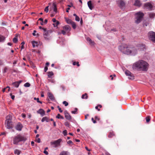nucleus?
Listing matches in <instances>:
<instances>
[{
    "label": "nucleus",
    "mask_w": 155,
    "mask_h": 155,
    "mask_svg": "<svg viewBox=\"0 0 155 155\" xmlns=\"http://www.w3.org/2000/svg\"><path fill=\"white\" fill-rule=\"evenodd\" d=\"M148 64L143 60H140L135 63L133 65V68H137L142 70H146L147 69Z\"/></svg>",
    "instance_id": "f257e3e1"
},
{
    "label": "nucleus",
    "mask_w": 155,
    "mask_h": 155,
    "mask_svg": "<svg viewBox=\"0 0 155 155\" xmlns=\"http://www.w3.org/2000/svg\"><path fill=\"white\" fill-rule=\"evenodd\" d=\"M25 137L19 134L15 137L13 139V143L17 145L18 143L20 141H25L26 140Z\"/></svg>",
    "instance_id": "f03ea898"
},
{
    "label": "nucleus",
    "mask_w": 155,
    "mask_h": 155,
    "mask_svg": "<svg viewBox=\"0 0 155 155\" xmlns=\"http://www.w3.org/2000/svg\"><path fill=\"white\" fill-rule=\"evenodd\" d=\"M12 119V117L9 115H8L6 117L5 125L8 129H10L13 128V125L11 121Z\"/></svg>",
    "instance_id": "7ed1b4c3"
},
{
    "label": "nucleus",
    "mask_w": 155,
    "mask_h": 155,
    "mask_svg": "<svg viewBox=\"0 0 155 155\" xmlns=\"http://www.w3.org/2000/svg\"><path fill=\"white\" fill-rule=\"evenodd\" d=\"M136 16L135 22L137 24H139L141 21L144 16V14L141 12H139L135 14Z\"/></svg>",
    "instance_id": "20e7f679"
},
{
    "label": "nucleus",
    "mask_w": 155,
    "mask_h": 155,
    "mask_svg": "<svg viewBox=\"0 0 155 155\" xmlns=\"http://www.w3.org/2000/svg\"><path fill=\"white\" fill-rule=\"evenodd\" d=\"M129 48V47L126 45H122L119 47V50L123 53L128 54L129 52H128L127 49Z\"/></svg>",
    "instance_id": "39448f33"
},
{
    "label": "nucleus",
    "mask_w": 155,
    "mask_h": 155,
    "mask_svg": "<svg viewBox=\"0 0 155 155\" xmlns=\"http://www.w3.org/2000/svg\"><path fill=\"white\" fill-rule=\"evenodd\" d=\"M52 32V31L50 29L47 30V29L45 31L43 34L44 38L46 40H49L51 39V37L50 35Z\"/></svg>",
    "instance_id": "423d86ee"
},
{
    "label": "nucleus",
    "mask_w": 155,
    "mask_h": 155,
    "mask_svg": "<svg viewBox=\"0 0 155 155\" xmlns=\"http://www.w3.org/2000/svg\"><path fill=\"white\" fill-rule=\"evenodd\" d=\"M148 36L149 39L155 43V32L150 31L148 33Z\"/></svg>",
    "instance_id": "0eeeda50"
},
{
    "label": "nucleus",
    "mask_w": 155,
    "mask_h": 155,
    "mask_svg": "<svg viewBox=\"0 0 155 155\" xmlns=\"http://www.w3.org/2000/svg\"><path fill=\"white\" fill-rule=\"evenodd\" d=\"M62 141L61 139H59L57 140L51 142V145H54L55 148L57 147L60 145V143Z\"/></svg>",
    "instance_id": "6e6552de"
},
{
    "label": "nucleus",
    "mask_w": 155,
    "mask_h": 155,
    "mask_svg": "<svg viewBox=\"0 0 155 155\" xmlns=\"http://www.w3.org/2000/svg\"><path fill=\"white\" fill-rule=\"evenodd\" d=\"M128 52L130 53L128 54L135 55L137 53V50L135 48H130L127 49Z\"/></svg>",
    "instance_id": "1a4fd4ad"
},
{
    "label": "nucleus",
    "mask_w": 155,
    "mask_h": 155,
    "mask_svg": "<svg viewBox=\"0 0 155 155\" xmlns=\"http://www.w3.org/2000/svg\"><path fill=\"white\" fill-rule=\"evenodd\" d=\"M125 74L128 76V78L131 80H133L134 79V76L132 73H131L129 71L127 70L125 71Z\"/></svg>",
    "instance_id": "9d476101"
},
{
    "label": "nucleus",
    "mask_w": 155,
    "mask_h": 155,
    "mask_svg": "<svg viewBox=\"0 0 155 155\" xmlns=\"http://www.w3.org/2000/svg\"><path fill=\"white\" fill-rule=\"evenodd\" d=\"M23 127V126L22 124L20 123H18L16 126L15 128L17 130L21 131Z\"/></svg>",
    "instance_id": "9b49d317"
},
{
    "label": "nucleus",
    "mask_w": 155,
    "mask_h": 155,
    "mask_svg": "<svg viewBox=\"0 0 155 155\" xmlns=\"http://www.w3.org/2000/svg\"><path fill=\"white\" fill-rule=\"evenodd\" d=\"M144 7L146 9H151L152 8V5L149 3H146L144 4Z\"/></svg>",
    "instance_id": "f8f14e48"
},
{
    "label": "nucleus",
    "mask_w": 155,
    "mask_h": 155,
    "mask_svg": "<svg viewBox=\"0 0 155 155\" xmlns=\"http://www.w3.org/2000/svg\"><path fill=\"white\" fill-rule=\"evenodd\" d=\"M68 24H69L71 25L72 27L74 29L76 28V25L74 22L68 19Z\"/></svg>",
    "instance_id": "ddd939ff"
},
{
    "label": "nucleus",
    "mask_w": 155,
    "mask_h": 155,
    "mask_svg": "<svg viewBox=\"0 0 155 155\" xmlns=\"http://www.w3.org/2000/svg\"><path fill=\"white\" fill-rule=\"evenodd\" d=\"M87 5L90 10H92L94 8V6L91 1H89L87 2Z\"/></svg>",
    "instance_id": "4468645a"
},
{
    "label": "nucleus",
    "mask_w": 155,
    "mask_h": 155,
    "mask_svg": "<svg viewBox=\"0 0 155 155\" xmlns=\"http://www.w3.org/2000/svg\"><path fill=\"white\" fill-rule=\"evenodd\" d=\"M63 29L61 31V33L63 35H64L65 34V31L68 30V26L67 25H66L63 27Z\"/></svg>",
    "instance_id": "2eb2a0df"
},
{
    "label": "nucleus",
    "mask_w": 155,
    "mask_h": 155,
    "mask_svg": "<svg viewBox=\"0 0 155 155\" xmlns=\"http://www.w3.org/2000/svg\"><path fill=\"white\" fill-rule=\"evenodd\" d=\"M52 7L54 11L56 13L57 12V8L56 5L55 3H53Z\"/></svg>",
    "instance_id": "dca6fc26"
},
{
    "label": "nucleus",
    "mask_w": 155,
    "mask_h": 155,
    "mask_svg": "<svg viewBox=\"0 0 155 155\" xmlns=\"http://www.w3.org/2000/svg\"><path fill=\"white\" fill-rule=\"evenodd\" d=\"M134 5L135 6L140 7L141 6V4L139 1L136 0L135 1V2L134 3Z\"/></svg>",
    "instance_id": "f3484780"
},
{
    "label": "nucleus",
    "mask_w": 155,
    "mask_h": 155,
    "mask_svg": "<svg viewBox=\"0 0 155 155\" xmlns=\"http://www.w3.org/2000/svg\"><path fill=\"white\" fill-rule=\"evenodd\" d=\"M48 96L49 98L51 100H54V97L53 95L51 93H48Z\"/></svg>",
    "instance_id": "a211bd4d"
},
{
    "label": "nucleus",
    "mask_w": 155,
    "mask_h": 155,
    "mask_svg": "<svg viewBox=\"0 0 155 155\" xmlns=\"http://www.w3.org/2000/svg\"><path fill=\"white\" fill-rule=\"evenodd\" d=\"M45 121H46L47 122H48L49 121V118L47 117H43L41 120V121L42 122H44Z\"/></svg>",
    "instance_id": "6ab92c4d"
},
{
    "label": "nucleus",
    "mask_w": 155,
    "mask_h": 155,
    "mask_svg": "<svg viewBox=\"0 0 155 155\" xmlns=\"http://www.w3.org/2000/svg\"><path fill=\"white\" fill-rule=\"evenodd\" d=\"M125 4L124 2L123 1L120 0V4L119 5V7L122 8L124 6Z\"/></svg>",
    "instance_id": "aec40b11"
},
{
    "label": "nucleus",
    "mask_w": 155,
    "mask_h": 155,
    "mask_svg": "<svg viewBox=\"0 0 155 155\" xmlns=\"http://www.w3.org/2000/svg\"><path fill=\"white\" fill-rule=\"evenodd\" d=\"M87 41L89 42V43L93 45L94 44V42L92 41L91 39L89 37H87L86 38Z\"/></svg>",
    "instance_id": "412c9836"
},
{
    "label": "nucleus",
    "mask_w": 155,
    "mask_h": 155,
    "mask_svg": "<svg viewBox=\"0 0 155 155\" xmlns=\"http://www.w3.org/2000/svg\"><path fill=\"white\" fill-rule=\"evenodd\" d=\"M12 84L15 87H18L19 85V83L18 82L16 81L13 83Z\"/></svg>",
    "instance_id": "4be33fe9"
},
{
    "label": "nucleus",
    "mask_w": 155,
    "mask_h": 155,
    "mask_svg": "<svg viewBox=\"0 0 155 155\" xmlns=\"http://www.w3.org/2000/svg\"><path fill=\"white\" fill-rule=\"evenodd\" d=\"M114 136L115 135L114 134L113 132H110L109 133L108 137L109 138H111Z\"/></svg>",
    "instance_id": "5701e85b"
},
{
    "label": "nucleus",
    "mask_w": 155,
    "mask_h": 155,
    "mask_svg": "<svg viewBox=\"0 0 155 155\" xmlns=\"http://www.w3.org/2000/svg\"><path fill=\"white\" fill-rule=\"evenodd\" d=\"M149 15L150 18H153L155 16V14L153 13H150L149 14Z\"/></svg>",
    "instance_id": "b1692460"
},
{
    "label": "nucleus",
    "mask_w": 155,
    "mask_h": 155,
    "mask_svg": "<svg viewBox=\"0 0 155 155\" xmlns=\"http://www.w3.org/2000/svg\"><path fill=\"white\" fill-rule=\"evenodd\" d=\"M48 78H51V76L53 75L54 73L52 71H49L48 72Z\"/></svg>",
    "instance_id": "393cba45"
},
{
    "label": "nucleus",
    "mask_w": 155,
    "mask_h": 155,
    "mask_svg": "<svg viewBox=\"0 0 155 155\" xmlns=\"http://www.w3.org/2000/svg\"><path fill=\"white\" fill-rule=\"evenodd\" d=\"M39 113L41 114L42 116H43L45 115V111L42 109H40L39 110Z\"/></svg>",
    "instance_id": "a878e982"
},
{
    "label": "nucleus",
    "mask_w": 155,
    "mask_h": 155,
    "mask_svg": "<svg viewBox=\"0 0 155 155\" xmlns=\"http://www.w3.org/2000/svg\"><path fill=\"white\" fill-rule=\"evenodd\" d=\"M32 43L33 48H35V47L37 46H38V42L35 41H32Z\"/></svg>",
    "instance_id": "bb28decb"
},
{
    "label": "nucleus",
    "mask_w": 155,
    "mask_h": 155,
    "mask_svg": "<svg viewBox=\"0 0 155 155\" xmlns=\"http://www.w3.org/2000/svg\"><path fill=\"white\" fill-rule=\"evenodd\" d=\"M81 98L83 99H87L88 98L87 94L86 93H85L84 94H83L82 95Z\"/></svg>",
    "instance_id": "cd10ccee"
},
{
    "label": "nucleus",
    "mask_w": 155,
    "mask_h": 155,
    "mask_svg": "<svg viewBox=\"0 0 155 155\" xmlns=\"http://www.w3.org/2000/svg\"><path fill=\"white\" fill-rule=\"evenodd\" d=\"M7 88H8V91H9L10 90V88L9 87L7 86L6 88H4L2 90L3 92H5V90H6Z\"/></svg>",
    "instance_id": "c85d7f7f"
},
{
    "label": "nucleus",
    "mask_w": 155,
    "mask_h": 155,
    "mask_svg": "<svg viewBox=\"0 0 155 155\" xmlns=\"http://www.w3.org/2000/svg\"><path fill=\"white\" fill-rule=\"evenodd\" d=\"M5 39V38L4 36L0 35V42L4 41Z\"/></svg>",
    "instance_id": "c756f323"
},
{
    "label": "nucleus",
    "mask_w": 155,
    "mask_h": 155,
    "mask_svg": "<svg viewBox=\"0 0 155 155\" xmlns=\"http://www.w3.org/2000/svg\"><path fill=\"white\" fill-rule=\"evenodd\" d=\"M20 151L17 149L15 151V153L17 154L18 155H19L20 153Z\"/></svg>",
    "instance_id": "7c9ffc66"
},
{
    "label": "nucleus",
    "mask_w": 155,
    "mask_h": 155,
    "mask_svg": "<svg viewBox=\"0 0 155 155\" xmlns=\"http://www.w3.org/2000/svg\"><path fill=\"white\" fill-rule=\"evenodd\" d=\"M56 117L57 118H61L63 119L64 118L63 117L61 116L60 114H58L56 116Z\"/></svg>",
    "instance_id": "2f4dec72"
},
{
    "label": "nucleus",
    "mask_w": 155,
    "mask_h": 155,
    "mask_svg": "<svg viewBox=\"0 0 155 155\" xmlns=\"http://www.w3.org/2000/svg\"><path fill=\"white\" fill-rule=\"evenodd\" d=\"M73 65H76L78 67H79L80 66V64H79L78 62H74L73 63Z\"/></svg>",
    "instance_id": "473e14b6"
},
{
    "label": "nucleus",
    "mask_w": 155,
    "mask_h": 155,
    "mask_svg": "<svg viewBox=\"0 0 155 155\" xmlns=\"http://www.w3.org/2000/svg\"><path fill=\"white\" fill-rule=\"evenodd\" d=\"M150 116H148L146 118V122L147 123H148L150 120Z\"/></svg>",
    "instance_id": "72a5a7b5"
},
{
    "label": "nucleus",
    "mask_w": 155,
    "mask_h": 155,
    "mask_svg": "<svg viewBox=\"0 0 155 155\" xmlns=\"http://www.w3.org/2000/svg\"><path fill=\"white\" fill-rule=\"evenodd\" d=\"M59 24V22L58 21H57L56 22H55L53 24V25L55 27H57L58 25Z\"/></svg>",
    "instance_id": "f704fd0d"
},
{
    "label": "nucleus",
    "mask_w": 155,
    "mask_h": 155,
    "mask_svg": "<svg viewBox=\"0 0 155 155\" xmlns=\"http://www.w3.org/2000/svg\"><path fill=\"white\" fill-rule=\"evenodd\" d=\"M30 84L28 83H25L24 85V86L25 87H30Z\"/></svg>",
    "instance_id": "c9c22d12"
},
{
    "label": "nucleus",
    "mask_w": 155,
    "mask_h": 155,
    "mask_svg": "<svg viewBox=\"0 0 155 155\" xmlns=\"http://www.w3.org/2000/svg\"><path fill=\"white\" fill-rule=\"evenodd\" d=\"M63 134L64 136H66L67 134V131L66 130H65L63 132Z\"/></svg>",
    "instance_id": "e433bc0d"
},
{
    "label": "nucleus",
    "mask_w": 155,
    "mask_h": 155,
    "mask_svg": "<svg viewBox=\"0 0 155 155\" xmlns=\"http://www.w3.org/2000/svg\"><path fill=\"white\" fill-rule=\"evenodd\" d=\"M77 110H78V109L77 108H76L74 109V110L71 111V112L72 114H76Z\"/></svg>",
    "instance_id": "4c0bfd02"
},
{
    "label": "nucleus",
    "mask_w": 155,
    "mask_h": 155,
    "mask_svg": "<svg viewBox=\"0 0 155 155\" xmlns=\"http://www.w3.org/2000/svg\"><path fill=\"white\" fill-rule=\"evenodd\" d=\"M13 41L14 43H16L18 41V39L16 38L15 37L13 38Z\"/></svg>",
    "instance_id": "58836bf2"
},
{
    "label": "nucleus",
    "mask_w": 155,
    "mask_h": 155,
    "mask_svg": "<svg viewBox=\"0 0 155 155\" xmlns=\"http://www.w3.org/2000/svg\"><path fill=\"white\" fill-rule=\"evenodd\" d=\"M48 6H47L45 9L44 11L46 12H48Z\"/></svg>",
    "instance_id": "ea45409f"
},
{
    "label": "nucleus",
    "mask_w": 155,
    "mask_h": 155,
    "mask_svg": "<svg viewBox=\"0 0 155 155\" xmlns=\"http://www.w3.org/2000/svg\"><path fill=\"white\" fill-rule=\"evenodd\" d=\"M60 155H66V153L64 151L60 153Z\"/></svg>",
    "instance_id": "a19ab883"
},
{
    "label": "nucleus",
    "mask_w": 155,
    "mask_h": 155,
    "mask_svg": "<svg viewBox=\"0 0 155 155\" xmlns=\"http://www.w3.org/2000/svg\"><path fill=\"white\" fill-rule=\"evenodd\" d=\"M63 104H64L65 106H66L68 105V102H66V101H64L63 102Z\"/></svg>",
    "instance_id": "79ce46f5"
},
{
    "label": "nucleus",
    "mask_w": 155,
    "mask_h": 155,
    "mask_svg": "<svg viewBox=\"0 0 155 155\" xmlns=\"http://www.w3.org/2000/svg\"><path fill=\"white\" fill-rule=\"evenodd\" d=\"M8 70V68L6 67H5L4 68V70H3V72L4 73H5L7 72V71Z\"/></svg>",
    "instance_id": "37998d69"
},
{
    "label": "nucleus",
    "mask_w": 155,
    "mask_h": 155,
    "mask_svg": "<svg viewBox=\"0 0 155 155\" xmlns=\"http://www.w3.org/2000/svg\"><path fill=\"white\" fill-rule=\"evenodd\" d=\"M10 95L11 97V98L12 99L14 100L15 96L14 95H12V93L10 94Z\"/></svg>",
    "instance_id": "c03bdc74"
},
{
    "label": "nucleus",
    "mask_w": 155,
    "mask_h": 155,
    "mask_svg": "<svg viewBox=\"0 0 155 155\" xmlns=\"http://www.w3.org/2000/svg\"><path fill=\"white\" fill-rule=\"evenodd\" d=\"M39 98H37V102H38V103H40L41 104H42V102L40 101L39 100Z\"/></svg>",
    "instance_id": "a18cd8bd"
},
{
    "label": "nucleus",
    "mask_w": 155,
    "mask_h": 155,
    "mask_svg": "<svg viewBox=\"0 0 155 155\" xmlns=\"http://www.w3.org/2000/svg\"><path fill=\"white\" fill-rule=\"evenodd\" d=\"M75 20L76 21H79L80 20V18H79V17H78V16H76V17H75Z\"/></svg>",
    "instance_id": "49530a36"
},
{
    "label": "nucleus",
    "mask_w": 155,
    "mask_h": 155,
    "mask_svg": "<svg viewBox=\"0 0 155 155\" xmlns=\"http://www.w3.org/2000/svg\"><path fill=\"white\" fill-rule=\"evenodd\" d=\"M39 29H42L44 31H45V30L46 29V28H42L41 26H40L39 27Z\"/></svg>",
    "instance_id": "de8ad7c7"
},
{
    "label": "nucleus",
    "mask_w": 155,
    "mask_h": 155,
    "mask_svg": "<svg viewBox=\"0 0 155 155\" xmlns=\"http://www.w3.org/2000/svg\"><path fill=\"white\" fill-rule=\"evenodd\" d=\"M48 69V67L46 66L44 68V71L45 72H46Z\"/></svg>",
    "instance_id": "09e8293b"
},
{
    "label": "nucleus",
    "mask_w": 155,
    "mask_h": 155,
    "mask_svg": "<svg viewBox=\"0 0 155 155\" xmlns=\"http://www.w3.org/2000/svg\"><path fill=\"white\" fill-rule=\"evenodd\" d=\"M52 21L54 23L58 21L54 18H53L52 20Z\"/></svg>",
    "instance_id": "8fccbe9b"
},
{
    "label": "nucleus",
    "mask_w": 155,
    "mask_h": 155,
    "mask_svg": "<svg viewBox=\"0 0 155 155\" xmlns=\"http://www.w3.org/2000/svg\"><path fill=\"white\" fill-rule=\"evenodd\" d=\"M21 115H22V117L23 118H25L26 117V115L25 114H23V113Z\"/></svg>",
    "instance_id": "3c124183"
},
{
    "label": "nucleus",
    "mask_w": 155,
    "mask_h": 155,
    "mask_svg": "<svg viewBox=\"0 0 155 155\" xmlns=\"http://www.w3.org/2000/svg\"><path fill=\"white\" fill-rule=\"evenodd\" d=\"M36 141L38 143H40L41 142L40 139L39 138H37V139H36Z\"/></svg>",
    "instance_id": "603ef678"
},
{
    "label": "nucleus",
    "mask_w": 155,
    "mask_h": 155,
    "mask_svg": "<svg viewBox=\"0 0 155 155\" xmlns=\"http://www.w3.org/2000/svg\"><path fill=\"white\" fill-rule=\"evenodd\" d=\"M44 153L46 155H48V151H46V150H45L44 151Z\"/></svg>",
    "instance_id": "864d4df0"
},
{
    "label": "nucleus",
    "mask_w": 155,
    "mask_h": 155,
    "mask_svg": "<svg viewBox=\"0 0 155 155\" xmlns=\"http://www.w3.org/2000/svg\"><path fill=\"white\" fill-rule=\"evenodd\" d=\"M91 120L95 124L96 123V120H94V119L93 117L92 118H91Z\"/></svg>",
    "instance_id": "5fc2aeb1"
},
{
    "label": "nucleus",
    "mask_w": 155,
    "mask_h": 155,
    "mask_svg": "<svg viewBox=\"0 0 155 155\" xmlns=\"http://www.w3.org/2000/svg\"><path fill=\"white\" fill-rule=\"evenodd\" d=\"M4 63L2 61L0 60V65H3Z\"/></svg>",
    "instance_id": "6e6d98bb"
},
{
    "label": "nucleus",
    "mask_w": 155,
    "mask_h": 155,
    "mask_svg": "<svg viewBox=\"0 0 155 155\" xmlns=\"http://www.w3.org/2000/svg\"><path fill=\"white\" fill-rule=\"evenodd\" d=\"M36 30H34V32L33 33H32V35H33V36H35L36 35V34H35V33L36 32Z\"/></svg>",
    "instance_id": "4d7b16f0"
},
{
    "label": "nucleus",
    "mask_w": 155,
    "mask_h": 155,
    "mask_svg": "<svg viewBox=\"0 0 155 155\" xmlns=\"http://www.w3.org/2000/svg\"><path fill=\"white\" fill-rule=\"evenodd\" d=\"M95 118L97 120H99V118L97 116H96L95 117Z\"/></svg>",
    "instance_id": "13d9d810"
},
{
    "label": "nucleus",
    "mask_w": 155,
    "mask_h": 155,
    "mask_svg": "<svg viewBox=\"0 0 155 155\" xmlns=\"http://www.w3.org/2000/svg\"><path fill=\"white\" fill-rule=\"evenodd\" d=\"M68 144L69 145L71 144H73V142L71 140L68 141Z\"/></svg>",
    "instance_id": "bf43d9fd"
},
{
    "label": "nucleus",
    "mask_w": 155,
    "mask_h": 155,
    "mask_svg": "<svg viewBox=\"0 0 155 155\" xmlns=\"http://www.w3.org/2000/svg\"><path fill=\"white\" fill-rule=\"evenodd\" d=\"M38 21H42V22H43V19L42 18H40L38 20Z\"/></svg>",
    "instance_id": "052dcab7"
},
{
    "label": "nucleus",
    "mask_w": 155,
    "mask_h": 155,
    "mask_svg": "<svg viewBox=\"0 0 155 155\" xmlns=\"http://www.w3.org/2000/svg\"><path fill=\"white\" fill-rule=\"evenodd\" d=\"M98 106H96L95 107V109H97L98 111H100V109L98 108Z\"/></svg>",
    "instance_id": "680f3d73"
},
{
    "label": "nucleus",
    "mask_w": 155,
    "mask_h": 155,
    "mask_svg": "<svg viewBox=\"0 0 155 155\" xmlns=\"http://www.w3.org/2000/svg\"><path fill=\"white\" fill-rule=\"evenodd\" d=\"M47 22H48V20L47 19H45L44 21V23L45 24H46L47 23Z\"/></svg>",
    "instance_id": "e2e57ef3"
},
{
    "label": "nucleus",
    "mask_w": 155,
    "mask_h": 155,
    "mask_svg": "<svg viewBox=\"0 0 155 155\" xmlns=\"http://www.w3.org/2000/svg\"><path fill=\"white\" fill-rule=\"evenodd\" d=\"M148 23H144L143 24V25L147 26V25Z\"/></svg>",
    "instance_id": "0e129e2a"
},
{
    "label": "nucleus",
    "mask_w": 155,
    "mask_h": 155,
    "mask_svg": "<svg viewBox=\"0 0 155 155\" xmlns=\"http://www.w3.org/2000/svg\"><path fill=\"white\" fill-rule=\"evenodd\" d=\"M31 144L32 146H34V142L33 141H31Z\"/></svg>",
    "instance_id": "69168bd1"
},
{
    "label": "nucleus",
    "mask_w": 155,
    "mask_h": 155,
    "mask_svg": "<svg viewBox=\"0 0 155 155\" xmlns=\"http://www.w3.org/2000/svg\"><path fill=\"white\" fill-rule=\"evenodd\" d=\"M58 110L61 113L62 112V110H61V108H59L58 109Z\"/></svg>",
    "instance_id": "338daca9"
},
{
    "label": "nucleus",
    "mask_w": 155,
    "mask_h": 155,
    "mask_svg": "<svg viewBox=\"0 0 155 155\" xmlns=\"http://www.w3.org/2000/svg\"><path fill=\"white\" fill-rule=\"evenodd\" d=\"M17 63V61H15L13 62V64H16Z\"/></svg>",
    "instance_id": "774afa93"
}]
</instances>
